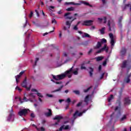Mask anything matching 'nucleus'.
Here are the masks:
<instances>
[{
	"instance_id": "nucleus-1",
	"label": "nucleus",
	"mask_w": 131,
	"mask_h": 131,
	"mask_svg": "<svg viewBox=\"0 0 131 131\" xmlns=\"http://www.w3.org/2000/svg\"><path fill=\"white\" fill-rule=\"evenodd\" d=\"M73 68H74V64L72 68H71L69 70L66 71L64 73L61 74V75H58L57 76L53 75V79H55L56 81L51 79V81L55 82V83H56V84H61V83H62V81H59V80L64 79L66 76H68V78H71L72 77V74L77 75V74H78V68H76L74 70H73Z\"/></svg>"
},
{
	"instance_id": "nucleus-2",
	"label": "nucleus",
	"mask_w": 131,
	"mask_h": 131,
	"mask_svg": "<svg viewBox=\"0 0 131 131\" xmlns=\"http://www.w3.org/2000/svg\"><path fill=\"white\" fill-rule=\"evenodd\" d=\"M15 120V114H14V110L13 107L11 108V110L9 112V115L7 117V121L8 122H13Z\"/></svg>"
},
{
	"instance_id": "nucleus-3",
	"label": "nucleus",
	"mask_w": 131,
	"mask_h": 131,
	"mask_svg": "<svg viewBox=\"0 0 131 131\" xmlns=\"http://www.w3.org/2000/svg\"><path fill=\"white\" fill-rule=\"evenodd\" d=\"M110 38H111L110 41V44L111 46V49H113V47H114V45H115V37L113 35V34L112 33H111L108 34Z\"/></svg>"
},
{
	"instance_id": "nucleus-4",
	"label": "nucleus",
	"mask_w": 131,
	"mask_h": 131,
	"mask_svg": "<svg viewBox=\"0 0 131 131\" xmlns=\"http://www.w3.org/2000/svg\"><path fill=\"white\" fill-rule=\"evenodd\" d=\"M29 112V109H22L20 110L18 113L19 116H26V115Z\"/></svg>"
},
{
	"instance_id": "nucleus-5",
	"label": "nucleus",
	"mask_w": 131,
	"mask_h": 131,
	"mask_svg": "<svg viewBox=\"0 0 131 131\" xmlns=\"http://www.w3.org/2000/svg\"><path fill=\"white\" fill-rule=\"evenodd\" d=\"M107 26H108L109 28L108 31H112V29H114V28L115 27V24L114 23V21L112 20V19H111L108 21Z\"/></svg>"
},
{
	"instance_id": "nucleus-6",
	"label": "nucleus",
	"mask_w": 131,
	"mask_h": 131,
	"mask_svg": "<svg viewBox=\"0 0 131 131\" xmlns=\"http://www.w3.org/2000/svg\"><path fill=\"white\" fill-rule=\"evenodd\" d=\"M15 100H17V99L19 100V101L20 102H21V103H23V102H28V101H30V102H31V103H33L34 102V100H32L31 98L27 99V98H26V97H25V96L24 97L23 101H22V100H21V98H20V97H15Z\"/></svg>"
},
{
	"instance_id": "nucleus-7",
	"label": "nucleus",
	"mask_w": 131,
	"mask_h": 131,
	"mask_svg": "<svg viewBox=\"0 0 131 131\" xmlns=\"http://www.w3.org/2000/svg\"><path fill=\"white\" fill-rule=\"evenodd\" d=\"M104 51H105L106 53H108L109 51V48L107 47V45L106 44L104 45V47L103 48L98 50L96 52V54H100V53H102V52H104Z\"/></svg>"
},
{
	"instance_id": "nucleus-8",
	"label": "nucleus",
	"mask_w": 131,
	"mask_h": 131,
	"mask_svg": "<svg viewBox=\"0 0 131 131\" xmlns=\"http://www.w3.org/2000/svg\"><path fill=\"white\" fill-rule=\"evenodd\" d=\"M21 86L23 88H25L27 91H30L31 85H30L29 87H27V81H26V79H25L21 83Z\"/></svg>"
},
{
	"instance_id": "nucleus-9",
	"label": "nucleus",
	"mask_w": 131,
	"mask_h": 131,
	"mask_svg": "<svg viewBox=\"0 0 131 131\" xmlns=\"http://www.w3.org/2000/svg\"><path fill=\"white\" fill-rule=\"evenodd\" d=\"M94 21L93 20H85L83 22L82 24V25L85 26H91V25H93V23Z\"/></svg>"
},
{
	"instance_id": "nucleus-10",
	"label": "nucleus",
	"mask_w": 131,
	"mask_h": 131,
	"mask_svg": "<svg viewBox=\"0 0 131 131\" xmlns=\"http://www.w3.org/2000/svg\"><path fill=\"white\" fill-rule=\"evenodd\" d=\"M53 119L54 120H57V122L55 123V125H57V124H58L59 122H60V120H61V119H63V117L61 116H56L53 118Z\"/></svg>"
},
{
	"instance_id": "nucleus-11",
	"label": "nucleus",
	"mask_w": 131,
	"mask_h": 131,
	"mask_svg": "<svg viewBox=\"0 0 131 131\" xmlns=\"http://www.w3.org/2000/svg\"><path fill=\"white\" fill-rule=\"evenodd\" d=\"M25 72V71H21L19 75H17L16 76H15V79H16V83H18V82H19V78H20V77H21V76H22L24 73Z\"/></svg>"
},
{
	"instance_id": "nucleus-12",
	"label": "nucleus",
	"mask_w": 131,
	"mask_h": 131,
	"mask_svg": "<svg viewBox=\"0 0 131 131\" xmlns=\"http://www.w3.org/2000/svg\"><path fill=\"white\" fill-rule=\"evenodd\" d=\"M130 76H131V73L130 75H128L126 78L124 79V82L125 83H129L130 82Z\"/></svg>"
},
{
	"instance_id": "nucleus-13",
	"label": "nucleus",
	"mask_w": 131,
	"mask_h": 131,
	"mask_svg": "<svg viewBox=\"0 0 131 131\" xmlns=\"http://www.w3.org/2000/svg\"><path fill=\"white\" fill-rule=\"evenodd\" d=\"M74 20H76V17H75L74 18H73L71 21H67L66 22V25L67 26H68V28L69 29V28H70V26H71V24H72V21H74Z\"/></svg>"
},
{
	"instance_id": "nucleus-14",
	"label": "nucleus",
	"mask_w": 131,
	"mask_h": 131,
	"mask_svg": "<svg viewBox=\"0 0 131 131\" xmlns=\"http://www.w3.org/2000/svg\"><path fill=\"white\" fill-rule=\"evenodd\" d=\"M32 126H33L34 127H35V128H36L37 130L38 131H45V129L43 127H41L40 128H37V126H36L35 125V124H33L31 125Z\"/></svg>"
},
{
	"instance_id": "nucleus-15",
	"label": "nucleus",
	"mask_w": 131,
	"mask_h": 131,
	"mask_svg": "<svg viewBox=\"0 0 131 131\" xmlns=\"http://www.w3.org/2000/svg\"><path fill=\"white\" fill-rule=\"evenodd\" d=\"M130 104V100L128 98H125L124 99V105H129Z\"/></svg>"
},
{
	"instance_id": "nucleus-16",
	"label": "nucleus",
	"mask_w": 131,
	"mask_h": 131,
	"mask_svg": "<svg viewBox=\"0 0 131 131\" xmlns=\"http://www.w3.org/2000/svg\"><path fill=\"white\" fill-rule=\"evenodd\" d=\"M127 115H123L122 117L120 119V122H123L124 120H126V119L127 118Z\"/></svg>"
},
{
	"instance_id": "nucleus-17",
	"label": "nucleus",
	"mask_w": 131,
	"mask_h": 131,
	"mask_svg": "<svg viewBox=\"0 0 131 131\" xmlns=\"http://www.w3.org/2000/svg\"><path fill=\"white\" fill-rule=\"evenodd\" d=\"M79 3L80 4V5H81V4H83V5H85V6H89V7H93L92 5H91V4H90V3L85 2V1H79Z\"/></svg>"
},
{
	"instance_id": "nucleus-18",
	"label": "nucleus",
	"mask_w": 131,
	"mask_h": 131,
	"mask_svg": "<svg viewBox=\"0 0 131 131\" xmlns=\"http://www.w3.org/2000/svg\"><path fill=\"white\" fill-rule=\"evenodd\" d=\"M35 96H36V94H35V93H32L30 94V99H31V100H34V102L35 101H36L34 98H35Z\"/></svg>"
},
{
	"instance_id": "nucleus-19",
	"label": "nucleus",
	"mask_w": 131,
	"mask_h": 131,
	"mask_svg": "<svg viewBox=\"0 0 131 131\" xmlns=\"http://www.w3.org/2000/svg\"><path fill=\"white\" fill-rule=\"evenodd\" d=\"M77 116H78V111H76V112L73 115V117L74 118L73 122L77 118Z\"/></svg>"
},
{
	"instance_id": "nucleus-20",
	"label": "nucleus",
	"mask_w": 131,
	"mask_h": 131,
	"mask_svg": "<svg viewBox=\"0 0 131 131\" xmlns=\"http://www.w3.org/2000/svg\"><path fill=\"white\" fill-rule=\"evenodd\" d=\"M126 54V49L124 48H122L121 51V56H124Z\"/></svg>"
},
{
	"instance_id": "nucleus-21",
	"label": "nucleus",
	"mask_w": 131,
	"mask_h": 131,
	"mask_svg": "<svg viewBox=\"0 0 131 131\" xmlns=\"http://www.w3.org/2000/svg\"><path fill=\"white\" fill-rule=\"evenodd\" d=\"M47 110H48L49 112L46 113H45V115L47 117H50V116H51L52 115V110L48 109Z\"/></svg>"
},
{
	"instance_id": "nucleus-22",
	"label": "nucleus",
	"mask_w": 131,
	"mask_h": 131,
	"mask_svg": "<svg viewBox=\"0 0 131 131\" xmlns=\"http://www.w3.org/2000/svg\"><path fill=\"white\" fill-rule=\"evenodd\" d=\"M70 13L68 12L66 14H64V17H66V19H72V16H69V15H70Z\"/></svg>"
},
{
	"instance_id": "nucleus-23",
	"label": "nucleus",
	"mask_w": 131,
	"mask_h": 131,
	"mask_svg": "<svg viewBox=\"0 0 131 131\" xmlns=\"http://www.w3.org/2000/svg\"><path fill=\"white\" fill-rule=\"evenodd\" d=\"M64 85H62L60 86V87L53 91H52V93H56L57 92H61L62 91V89H63Z\"/></svg>"
},
{
	"instance_id": "nucleus-24",
	"label": "nucleus",
	"mask_w": 131,
	"mask_h": 131,
	"mask_svg": "<svg viewBox=\"0 0 131 131\" xmlns=\"http://www.w3.org/2000/svg\"><path fill=\"white\" fill-rule=\"evenodd\" d=\"M125 9H129V11H131V5L129 4H128L126 5L124 8H123V10H125Z\"/></svg>"
},
{
	"instance_id": "nucleus-25",
	"label": "nucleus",
	"mask_w": 131,
	"mask_h": 131,
	"mask_svg": "<svg viewBox=\"0 0 131 131\" xmlns=\"http://www.w3.org/2000/svg\"><path fill=\"white\" fill-rule=\"evenodd\" d=\"M121 108H120V106H116L115 109V111H118V114L120 115L121 114Z\"/></svg>"
},
{
	"instance_id": "nucleus-26",
	"label": "nucleus",
	"mask_w": 131,
	"mask_h": 131,
	"mask_svg": "<svg viewBox=\"0 0 131 131\" xmlns=\"http://www.w3.org/2000/svg\"><path fill=\"white\" fill-rule=\"evenodd\" d=\"M96 61H97V62H99V61H102V60H103V59H104V57L103 56H98L97 57L95 58Z\"/></svg>"
},
{
	"instance_id": "nucleus-27",
	"label": "nucleus",
	"mask_w": 131,
	"mask_h": 131,
	"mask_svg": "<svg viewBox=\"0 0 131 131\" xmlns=\"http://www.w3.org/2000/svg\"><path fill=\"white\" fill-rule=\"evenodd\" d=\"M101 47H102V43H101V42L98 41L97 42V44L96 45L95 49H100V48H101Z\"/></svg>"
},
{
	"instance_id": "nucleus-28",
	"label": "nucleus",
	"mask_w": 131,
	"mask_h": 131,
	"mask_svg": "<svg viewBox=\"0 0 131 131\" xmlns=\"http://www.w3.org/2000/svg\"><path fill=\"white\" fill-rule=\"evenodd\" d=\"M98 20H99L100 22H102V20H104V23H106V22H107V18H106V17H104L103 19L101 18H98Z\"/></svg>"
},
{
	"instance_id": "nucleus-29",
	"label": "nucleus",
	"mask_w": 131,
	"mask_h": 131,
	"mask_svg": "<svg viewBox=\"0 0 131 131\" xmlns=\"http://www.w3.org/2000/svg\"><path fill=\"white\" fill-rule=\"evenodd\" d=\"M89 69L90 70L89 71V74L91 77H92V76H93V72H94V69L90 67L89 68Z\"/></svg>"
},
{
	"instance_id": "nucleus-30",
	"label": "nucleus",
	"mask_w": 131,
	"mask_h": 131,
	"mask_svg": "<svg viewBox=\"0 0 131 131\" xmlns=\"http://www.w3.org/2000/svg\"><path fill=\"white\" fill-rule=\"evenodd\" d=\"M82 37H91V36L86 33H84L82 34Z\"/></svg>"
},
{
	"instance_id": "nucleus-31",
	"label": "nucleus",
	"mask_w": 131,
	"mask_h": 131,
	"mask_svg": "<svg viewBox=\"0 0 131 131\" xmlns=\"http://www.w3.org/2000/svg\"><path fill=\"white\" fill-rule=\"evenodd\" d=\"M89 96L87 95L84 100V102H85V103H86V105H88V104H89L88 102H89Z\"/></svg>"
},
{
	"instance_id": "nucleus-32",
	"label": "nucleus",
	"mask_w": 131,
	"mask_h": 131,
	"mask_svg": "<svg viewBox=\"0 0 131 131\" xmlns=\"http://www.w3.org/2000/svg\"><path fill=\"white\" fill-rule=\"evenodd\" d=\"M127 63V61H126V60H124L123 62L122 65L121 66V67L122 68H125V67H126V63Z\"/></svg>"
},
{
	"instance_id": "nucleus-33",
	"label": "nucleus",
	"mask_w": 131,
	"mask_h": 131,
	"mask_svg": "<svg viewBox=\"0 0 131 131\" xmlns=\"http://www.w3.org/2000/svg\"><path fill=\"white\" fill-rule=\"evenodd\" d=\"M86 111H88V109L85 110L82 113H79V114H78V116H79V117H80V116H82V114H83V113H85Z\"/></svg>"
},
{
	"instance_id": "nucleus-34",
	"label": "nucleus",
	"mask_w": 131,
	"mask_h": 131,
	"mask_svg": "<svg viewBox=\"0 0 131 131\" xmlns=\"http://www.w3.org/2000/svg\"><path fill=\"white\" fill-rule=\"evenodd\" d=\"M105 29H106V28L103 27L101 30H100L101 34H104L105 33Z\"/></svg>"
},
{
	"instance_id": "nucleus-35",
	"label": "nucleus",
	"mask_w": 131,
	"mask_h": 131,
	"mask_svg": "<svg viewBox=\"0 0 131 131\" xmlns=\"http://www.w3.org/2000/svg\"><path fill=\"white\" fill-rule=\"evenodd\" d=\"M107 100H108V102L110 103V102H111V101L113 100V95H111V96L107 98Z\"/></svg>"
},
{
	"instance_id": "nucleus-36",
	"label": "nucleus",
	"mask_w": 131,
	"mask_h": 131,
	"mask_svg": "<svg viewBox=\"0 0 131 131\" xmlns=\"http://www.w3.org/2000/svg\"><path fill=\"white\" fill-rule=\"evenodd\" d=\"M70 5H73L74 6H80V3H75L74 2H70Z\"/></svg>"
},
{
	"instance_id": "nucleus-37",
	"label": "nucleus",
	"mask_w": 131,
	"mask_h": 131,
	"mask_svg": "<svg viewBox=\"0 0 131 131\" xmlns=\"http://www.w3.org/2000/svg\"><path fill=\"white\" fill-rule=\"evenodd\" d=\"M67 11H68V12L74 11V7H69L68 9H67Z\"/></svg>"
},
{
	"instance_id": "nucleus-38",
	"label": "nucleus",
	"mask_w": 131,
	"mask_h": 131,
	"mask_svg": "<svg viewBox=\"0 0 131 131\" xmlns=\"http://www.w3.org/2000/svg\"><path fill=\"white\" fill-rule=\"evenodd\" d=\"M101 43H106L107 42V40H106L105 38H102L100 40Z\"/></svg>"
},
{
	"instance_id": "nucleus-39",
	"label": "nucleus",
	"mask_w": 131,
	"mask_h": 131,
	"mask_svg": "<svg viewBox=\"0 0 131 131\" xmlns=\"http://www.w3.org/2000/svg\"><path fill=\"white\" fill-rule=\"evenodd\" d=\"M38 60H39V58H36L35 59V64L33 66V67H35V66H36V64L37 63V61H38Z\"/></svg>"
},
{
	"instance_id": "nucleus-40",
	"label": "nucleus",
	"mask_w": 131,
	"mask_h": 131,
	"mask_svg": "<svg viewBox=\"0 0 131 131\" xmlns=\"http://www.w3.org/2000/svg\"><path fill=\"white\" fill-rule=\"evenodd\" d=\"M25 18L26 19V24L24 25V28H25V27H26V25H27V23L28 22V21L27 20V17H26V16H25Z\"/></svg>"
},
{
	"instance_id": "nucleus-41",
	"label": "nucleus",
	"mask_w": 131,
	"mask_h": 131,
	"mask_svg": "<svg viewBox=\"0 0 131 131\" xmlns=\"http://www.w3.org/2000/svg\"><path fill=\"white\" fill-rule=\"evenodd\" d=\"M92 86H90L89 88H88L87 89H85L84 90V93H88V91H89L90 90H91V89H92Z\"/></svg>"
},
{
	"instance_id": "nucleus-42",
	"label": "nucleus",
	"mask_w": 131,
	"mask_h": 131,
	"mask_svg": "<svg viewBox=\"0 0 131 131\" xmlns=\"http://www.w3.org/2000/svg\"><path fill=\"white\" fill-rule=\"evenodd\" d=\"M73 93L76 94V95H79V94H80V93L79 92V91L75 90V91H73Z\"/></svg>"
},
{
	"instance_id": "nucleus-43",
	"label": "nucleus",
	"mask_w": 131,
	"mask_h": 131,
	"mask_svg": "<svg viewBox=\"0 0 131 131\" xmlns=\"http://www.w3.org/2000/svg\"><path fill=\"white\" fill-rule=\"evenodd\" d=\"M66 102L67 103H68V104H69V103H70V102H71V99H70V98H68L66 100Z\"/></svg>"
},
{
	"instance_id": "nucleus-44",
	"label": "nucleus",
	"mask_w": 131,
	"mask_h": 131,
	"mask_svg": "<svg viewBox=\"0 0 131 131\" xmlns=\"http://www.w3.org/2000/svg\"><path fill=\"white\" fill-rule=\"evenodd\" d=\"M15 90H18V92H21L22 91V89H21L20 88H19L18 86H17L15 88Z\"/></svg>"
},
{
	"instance_id": "nucleus-45",
	"label": "nucleus",
	"mask_w": 131,
	"mask_h": 131,
	"mask_svg": "<svg viewBox=\"0 0 131 131\" xmlns=\"http://www.w3.org/2000/svg\"><path fill=\"white\" fill-rule=\"evenodd\" d=\"M32 16H33V12L31 11L30 14L29 15V18H32Z\"/></svg>"
},
{
	"instance_id": "nucleus-46",
	"label": "nucleus",
	"mask_w": 131,
	"mask_h": 131,
	"mask_svg": "<svg viewBox=\"0 0 131 131\" xmlns=\"http://www.w3.org/2000/svg\"><path fill=\"white\" fill-rule=\"evenodd\" d=\"M78 26L75 25L74 27H73V29L75 31L78 30V27H77Z\"/></svg>"
},
{
	"instance_id": "nucleus-47",
	"label": "nucleus",
	"mask_w": 131,
	"mask_h": 131,
	"mask_svg": "<svg viewBox=\"0 0 131 131\" xmlns=\"http://www.w3.org/2000/svg\"><path fill=\"white\" fill-rule=\"evenodd\" d=\"M36 95L37 96H38V97H40V98H42V95H41V94L39 93H37Z\"/></svg>"
},
{
	"instance_id": "nucleus-48",
	"label": "nucleus",
	"mask_w": 131,
	"mask_h": 131,
	"mask_svg": "<svg viewBox=\"0 0 131 131\" xmlns=\"http://www.w3.org/2000/svg\"><path fill=\"white\" fill-rule=\"evenodd\" d=\"M52 23H55V24H57V21H56V19L55 18H53L52 20Z\"/></svg>"
},
{
	"instance_id": "nucleus-49",
	"label": "nucleus",
	"mask_w": 131,
	"mask_h": 131,
	"mask_svg": "<svg viewBox=\"0 0 131 131\" xmlns=\"http://www.w3.org/2000/svg\"><path fill=\"white\" fill-rule=\"evenodd\" d=\"M106 65H107V60H105L104 61H103V66H106Z\"/></svg>"
},
{
	"instance_id": "nucleus-50",
	"label": "nucleus",
	"mask_w": 131,
	"mask_h": 131,
	"mask_svg": "<svg viewBox=\"0 0 131 131\" xmlns=\"http://www.w3.org/2000/svg\"><path fill=\"white\" fill-rule=\"evenodd\" d=\"M46 96H47V97H48L49 98H53V95L47 94Z\"/></svg>"
},
{
	"instance_id": "nucleus-51",
	"label": "nucleus",
	"mask_w": 131,
	"mask_h": 131,
	"mask_svg": "<svg viewBox=\"0 0 131 131\" xmlns=\"http://www.w3.org/2000/svg\"><path fill=\"white\" fill-rule=\"evenodd\" d=\"M72 112H73V110H71L69 113V114L68 115V116H69V115H71V113H72Z\"/></svg>"
},
{
	"instance_id": "nucleus-52",
	"label": "nucleus",
	"mask_w": 131,
	"mask_h": 131,
	"mask_svg": "<svg viewBox=\"0 0 131 131\" xmlns=\"http://www.w3.org/2000/svg\"><path fill=\"white\" fill-rule=\"evenodd\" d=\"M72 112H73V110H71L69 113V114L68 115V116H69V115H71V113H72Z\"/></svg>"
},
{
	"instance_id": "nucleus-53",
	"label": "nucleus",
	"mask_w": 131,
	"mask_h": 131,
	"mask_svg": "<svg viewBox=\"0 0 131 131\" xmlns=\"http://www.w3.org/2000/svg\"><path fill=\"white\" fill-rule=\"evenodd\" d=\"M104 75H105V73H103L101 74V76H100V79H103V77H104Z\"/></svg>"
},
{
	"instance_id": "nucleus-54",
	"label": "nucleus",
	"mask_w": 131,
	"mask_h": 131,
	"mask_svg": "<svg viewBox=\"0 0 131 131\" xmlns=\"http://www.w3.org/2000/svg\"><path fill=\"white\" fill-rule=\"evenodd\" d=\"M35 12L36 13L37 17H39V14L38 13V11H37V10H35Z\"/></svg>"
},
{
	"instance_id": "nucleus-55",
	"label": "nucleus",
	"mask_w": 131,
	"mask_h": 131,
	"mask_svg": "<svg viewBox=\"0 0 131 131\" xmlns=\"http://www.w3.org/2000/svg\"><path fill=\"white\" fill-rule=\"evenodd\" d=\"M99 71H101L102 70V66L100 65L98 68Z\"/></svg>"
},
{
	"instance_id": "nucleus-56",
	"label": "nucleus",
	"mask_w": 131,
	"mask_h": 131,
	"mask_svg": "<svg viewBox=\"0 0 131 131\" xmlns=\"http://www.w3.org/2000/svg\"><path fill=\"white\" fill-rule=\"evenodd\" d=\"M81 104H82V103L81 102H79L77 104V107H79V106L81 105Z\"/></svg>"
},
{
	"instance_id": "nucleus-57",
	"label": "nucleus",
	"mask_w": 131,
	"mask_h": 131,
	"mask_svg": "<svg viewBox=\"0 0 131 131\" xmlns=\"http://www.w3.org/2000/svg\"><path fill=\"white\" fill-rule=\"evenodd\" d=\"M31 117H32V118H34V117H35L34 114L32 113V114H31Z\"/></svg>"
},
{
	"instance_id": "nucleus-58",
	"label": "nucleus",
	"mask_w": 131,
	"mask_h": 131,
	"mask_svg": "<svg viewBox=\"0 0 131 131\" xmlns=\"http://www.w3.org/2000/svg\"><path fill=\"white\" fill-rule=\"evenodd\" d=\"M81 69L82 70H83V69H84V70H85V69H86V68H85V67H83V66H81Z\"/></svg>"
},
{
	"instance_id": "nucleus-59",
	"label": "nucleus",
	"mask_w": 131,
	"mask_h": 131,
	"mask_svg": "<svg viewBox=\"0 0 131 131\" xmlns=\"http://www.w3.org/2000/svg\"><path fill=\"white\" fill-rule=\"evenodd\" d=\"M102 2L103 5H105L106 4V0H101Z\"/></svg>"
},
{
	"instance_id": "nucleus-60",
	"label": "nucleus",
	"mask_w": 131,
	"mask_h": 131,
	"mask_svg": "<svg viewBox=\"0 0 131 131\" xmlns=\"http://www.w3.org/2000/svg\"><path fill=\"white\" fill-rule=\"evenodd\" d=\"M117 103H118L119 106H120L121 102H120V100H118Z\"/></svg>"
},
{
	"instance_id": "nucleus-61",
	"label": "nucleus",
	"mask_w": 131,
	"mask_h": 131,
	"mask_svg": "<svg viewBox=\"0 0 131 131\" xmlns=\"http://www.w3.org/2000/svg\"><path fill=\"white\" fill-rule=\"evenodd\" d=\"M92 52H93V49H90L88 52L89 55H90V54H91Z\"/></svg>"
},
{
	"instance_id": "nucleus-62",
	"label": "nucleus",
	"mask_w": 131,
	"mask_h": 131,
	"mask_svg": "<svg viewBox=\"0 0 131 131\" xmlns=\"http://www.w3.org/2000/svg\"><path fill=\"white\" fill-rule=\"evenodd\" d=\"M64 99H60L59 100V103H62V102H64Z\"/></svg>"
},
{
	"instance_id": "nucleus-63",
	"label": "nucleus",
	"mask_w": 131,
	"mask_h": 131,
	"mask_svg": "<svg viewBox=\"0 0 131 131\" xmlns=\"http://www.w3.org/2000/svg\"><path fill=\"white\" fill-rule=\"evenodd\" d=\"M63 56H64V57H67V53H66V52H64Z\"/></svg>"
},
{
	"instance_id": "nucleus-64",
	"label": "nucleus",
	"mask_w": 131,
	"mask_h": 131,
	"mask_svg": "<svg viewBox=\"0 0 131 131\" xmlns=\"http://www.w3.org/2000/svg\"><path fill=\"white\" fill-rule=\"evenodd\" d=\"M63 30H67V27L64 26V27H63Z\"/></svg>"
}]
</instances>
